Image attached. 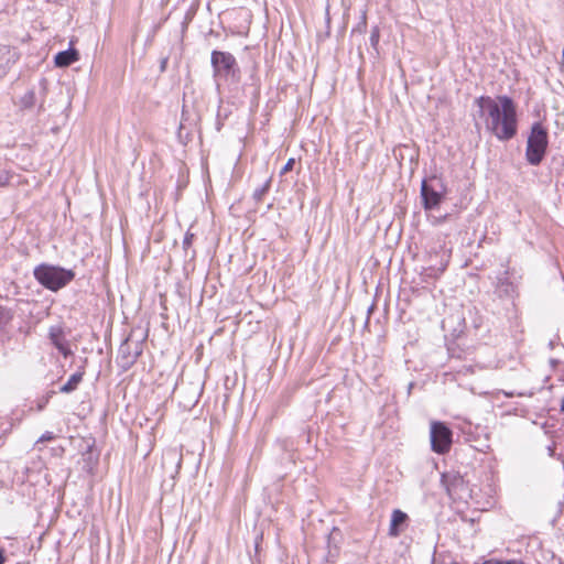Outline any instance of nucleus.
Returning <instances> with one entry per match:
<instances>
[{"mask_svg": "<svg viewBox=\"0 0 564 564\" xmlns=\"http://www.w3.org/2000/svg\"><path fill=\"white\" fill-rule=\"evenodd\" d=\"M55 394V391L54 390H51L48 392H46L42 398H40L37 400V411H42L46 405L47 403L50 402L51 398Z\"/></svg>", "mask_w": 564, "mask_h": 564, "instance_id": "dca6fc26", "label": "nucleus"}, {"mask_svg": "<svg viewBox=\"0 0 564 564\" xmlns=\"http://www.w3.org/2000/svg\"><path fill=\"white\" fill-rule=\"evenodd\" d=\"M54 438V434L52 432H45L36 443H44L47 441H52Z\"/></svg>", "mask_w": 564, "mask_h": 564, "instance_id": "aec40b11", "label": "nucleus"}, {"mask_svg": "<svg viewBox=\"0 0 564 564\" xmlns=\"http://www.w3.org/2000/svg\"><path fill=\"white\" fill-rule=\"evenodd\" d=\"M193 239H194V234L187 231L185 234L184 239H183V248L184 249L189 248L192 246Z\"/></svg>", "mask_w": 564, "mask_h": 564, "instance_id": "a211bd4d", "label": "nucleus"}, {"mask_svg": "<svg viewBox=\"0 0 564 564\" xmlns=\"http://www.w3.org/2000/svg\"><path fill=\"white\" fill-rule=\"evenodd\" d=\"M50 338L52 344L56 347V349L64 356L68 357L72 355V350L69 349L68 345L65 343L62 333L59 330L52 329L50 332Z\"/></svg>", "mask_w": 564, "mask_h": 564, "instance_id": "9b49d317", "label": "nucleus"}, {"mask_svg": "<svg viewBox=\"0 0 564 564\" xmlns=\"http://www.w3.org/2000/svg\"><path fill=\"white\" fill-rule=\"evenodd\" d=\"M475 102L487 131L498 140L508 141L517 134V106L511 97L506 95L497 98L480 96Z\"/></svg>", "mask_w": 564, "mask_h": 564, "instance_id": "f257e3e1", "label": "nucleus"}, {"mask_svg": "<svg viewBox=\"0 0 564 564\" xmlns=\"http://www.w3.org/2000/svg\"><path fill=\"white\" fill-rule=\"evenodd\" d=\"M210 63L215 79H225L231 83H238L240 79V69L235 56L229 52L213 51Z\"/></svg>", "mask_w": 564, "mask_h": 564, "instance_id": "7ed1b4c3", "label": "nucleus"}, {"mask_svg": "<svg viewBox=\"0 0 564 564\" xmlns=\"http://www.w3.org/2000/svg\"><path fill=\"white\" fill-rule=\"evenodd\" d=\"M271 178H268L260 187L256 188L252 198L256 203L262 202L264 195L270 191Z\"/></svg>", "mask_w": 564, "mask_h": 564, "instance_id": "4468645a", "label": "nucleus"}, {"mask_svg": "<svg viewBox=\"0 0 564 564\" xmlns=\"http://www.w3.org/2000/svg\"><path fill=\"white\" fill-rule=\"evenodd\" d=\"M21 104L24 108H32L35 105V93L34 90H29L21 98Z\"/></svg>", "mask_w": 564, "mask_h": 564, "instance_id": "2eb2a0df", "label": "nucleus"}, {"mask_svg": "<svg viewBox=\"0 0 564 564\" xmlns=\"http://www.w3.org/2000/svg\"><path fill=\"white\" fill-rule=\"evenodd\" d=\"M9 176L4 171L0 170V186H4L8 184Z\"/></svg>", "mask_w": 564, "mask_h": 564, "instance_id": "412c9836", "label": "nucleus"}, {"mask_svg": "<svg viewBox=\"0 0 564 564\" xmlns=\"http://www.w3.org/2000/svg\"><path fill=\"white\" fill-rule=\"evenodd\" d=\"M561 411L564 413V399L561 402Z\"/></svg>", "mask_w": 564, "mask_h": 564, "instance_id": "b1692460", "label": "nucleus"}, {"mask_svg": "<svg viewBox=\"0 0 564 564\" xmlns=\"http://www.w3.org/2000/svg\"><path fill=\"white\" fill-rule=\"evenodd\" d=\"M561 69L564 72V50L562 51Z\"/></svg>", "mask_w": 564, "mask_h": 564, "instance_id": "5701e85b", "label": "nucleus"}, {"mask_svg": "<svg viewBox=\"0 0 564 564\" xmlns=\"http://www.w3.org/2000/svg\"><path fill=\"white\" fill-rule=\"evenodd\" d=\"M447 194L442 177L433 175L424 178L421 184L422 205L425 210H433L440 206Z\"/></svg>", "mask_w": 564, "mask_h": 564, "instance_id": "39448f33", "label": "nucleus"}, {"mask_svg": "<svg viewBox=\"0 0 564 564\" xmlns=\"http://www.w3.org/2000/svg\"><path fill=\"white\" fill-rule=\"evenodd\" d=\"M408 514L399 509L393 510L389 527V535L392 538L399 536L403 531L408 522Z\"/></svg>", "mask_w": 564, "mask_h": 564, "instance_id": "6e6552de", "label": "nucleus"}, {"mask_svg": "<svg viewBox=\"0 0 564 564\" xmlns=\"http://www.w3.org/2000/svg\"><path fill=\"white\" fill-rule=\"evenodd\" d=\"M19 58L15 48L7 45H0V78L3 77L10 67L17 63Z\"/></svg>", "mask_w": 564, "mask_h": 564, "instance_id": "0eeeda50", "label": "nucleus"}, {"mask_svg": "<svg viewBox=\"0 0 564 564\" xmlns=\"http://www.w3.org/2000/svg\"><path fill=\"white\" fill-rule=\"evenodd\" d=\"M497 292H498L499 296L511 297L514 295L516 285L508 278V271H505V273L498 278Z\"/></svg>", "mask_w": 564, "mask_h": 564, "instance_id": "9d476101", "label": "nucleus"}, {"mask_svg": "<svg viewBox=\"0 0 564 564\" xmlns=\"http://www.w3.org/2000/svg\"><path fill=\"white\" fill-rule=\"evenodd\" d=\"M453 433L443 422H432L430 440L432 451L437 454H445L451 449Z\"/></svg>", "mask_w": 564, "mask_h": 564, "instance_id": "423d86ee", "label": "nucleus"}, {"mask_svg": "<svg viewBox=\"0 0 564 564\" xmlns=\"http://www.w3.org/2000/svg\"><path fill=\"white\" fill-rule=\"evenodd\" d=\"M379 39H380V32H379V29L376 26L372 29L371 34H370V44L373 48H377Z\"/></svg>", "mask_w": 564, "mask_h": 564, "instance_id": "f3484780", "label": "nucleus"}, {"mask_svg": "<svg viewBox=\"0 0 564 564\" xmlns=\"http://www.w3.org/2000/svg\"><path fill=\"white\" fill-rule=\"evenodd\" d=\"M294 159H289V161L285 163V165L281 170V174H285L286 172L291 171L294 166Z\"/></svg>", "mask_w": 564, "mask_h": 564, "instance_id": "6ab92c4d", "label": "nucleus"}, {"mask_svg": "<svg viewBox=\"0 0 564 564\" xmlns=\"http://www.w3.org/2000/svg\"><path fill=\"white\" fill-rule=\"evenodd\" d=\"M4 562H6V556H4L3 550L0 549V564H4Z\"/></svg>", "mask_w": 564, "mask_h": 564, "instance_id": "4be33fe9", "label": "nucleus"}, {"mask_svg": "<svg viewBox=\"0 0 564 564\" xmlns=\"http://www.w3.org/2000/svg\"><path fill=\"white\" fill-rule=\"evenodd\" d=\"M84 375V370H79L73 373L67 380V382L59 388V392L70 393L75 391L78 388L79 383L83 381Z\"/></svg>", "mask_w": 564, "mask_h": 564, "instance_id": "f8f14e48", "label": "nucleus"}, {"mask_svg": "<svg viewBox=\"0 0 564 564\" xmlns=\"http://www.w3.org/2000/svg\"><path fill=\"white\" fill-rule=\"evenodd\" d=\"M549 144L547 131L540 123H533L527 141L525 158L531 165H539L546 153Z\"/></svg>", "mask_w": 564, "mask_h": 564, "instance_id": "20e7f679", "label": "nucleus"}, {"mask_svg": "<svg viewBox=\"0 0 564 564\" xmlns=\"http://www.w3.org/2000/svg\"><path fill=\"white\" fill-rule=\"evenodd\" d=\"M79 54L75 48H68L66 51L58 52L55 55L54 62L57 67H67L70 64L78 61Z\"/></svg>", "mask_w": 564, "mask_h": 564, "instance_id": "1a4fd4ad", "label": "nucleus"}, {"mask_svg": "<svg viewBox=\"0 0 564 564\" xmlns=\"http://www.w3.org/2000/svg\"><path fill=\"white\" fill-rule=\"evenodd\" d=\"M35 280L45 289L56 292L75 278V272L62 267L42 263L34 268Z\"/></svg>", "mask_w": 564, "mask_h": 564, "instance_id": "f03ea898", "label": "nucleus"}, {"mask_svg": "<svg viewBox=\"0 0 564 564\" xmlns=\"http://www.w3.org/2000/svg\"><path fill=\"white\" fill-rule=\"evenodd\" d=\"M139 356V352H135V355L131 356L129 352V346L127 343L122 344L119 348V357L122 359L123 364L122 366L124 368L132 365Z\"/></svg>", "mask_w": 564, "mask_h": 564, "instance_id": "ddd939ff", "label": "nucleus"}]
</instances>
